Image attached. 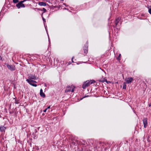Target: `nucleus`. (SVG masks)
Returning <instances> with one entry per match:
<instances>
[{"label":"nucleus","instance_id":"obj_1","mask_svg":"<svg viewBox=\"0 0 151 151\" xmlns=\"http://www.w3.org/2000/svg\"><path fill=\"white\" fill-rule=\"evenodd\" d=\"M95 81L92 80L90 81H87L85 82L82 85V88L83 89H85L87 87L89 86L91 84L95 83Z\"/></svg>","mask_w":151,"mask_h":151},{"label":"nucleus","instance_id":"obj_2","mask_svg":"<svg viewBox=\"0 0 151 151\" xmlns=\"http://www.w3.org/2000/svg\"><path fill=\"white\" fill-rule=\"evenodd\" d=\"M75 88V87L73 85H71L70 86H69L67 87V88L65 90V92H73L74 89Z\"/></svg>","mask_w":151,"mask_h":151},{"label":"nucleus","instance_id":"obj_3","mask_svg":"<svg viewBox=\"0 0 151 151\" xmlns=\"http://www.w3.org/2000/svg\"><path fill=\"white\" fill-rule=\"evenodd\" d=\"M26 81L30 85L36 87L37 84L35 83H37V82L33 80H29V79H27Z\"/></svg>","mask_w":151,"mask_h":151},{"label":"nucleus","instance_id":"obj_4","mask_svg":"<svg viewBox=\"0 0 151 151\" xmlns=\"http://www.w3.org/2000/svg\"><path fill=\"white\" fill-rule=\"evenodd\" d=\"M28 78L27 79H29V80H37L38 78V77H37L35 76V75L30 74L28 75Z\"/></svg>","mask_w":151,"mask_h":151},{"label":"nucleus","instance_id":"obj_5","mask_svg":"<svg viewBox=\"0 0 151 151\" xmlns=\"http://www.w3.org/2000/svg\"><path fill=\"white\" fill-rule=\"evenodd\" d=\"M6 65L8 68L11 71L14 70L15 69V67L14 65H9L8 64H6Z\"/></svg>","mask_w":151,"mask_h":151},{"label":"nucleus","instance_id":"obj_6","mask_svg":"<svg viewBox=\"0 0 151 151\" xmlns=\"http://www.w3.org/2000/svg\"><path fill=\"white\" fill-rule=\"evenodd\" d=\"M23 1H21L20 2L16 4V6L19 9L20 7H25V6L24 4H23Z\"/></svg>","mask_w":151,"mask_h":151},{"label":"nucleus","instance_id":"obj_7","mask_svg":"<svg viewBox=\"0 0 151 151\" xmlns=\"http://www.w3.org/2000/svg\"><path fill=\"white\" fill-rule=\"evenodd\" d=\"M144 127L146 128L147 126V118H144L142 120Z\"/></svg>","mask_w":151,"mask_h":151},{"label":"nucleus","instance_id":"obj_8","mask_svg":"<svg viewBox=\"0 0 151 151\" xmlns=\"http://www.w3.org/2000/svg\"><path fill=\"white\" fill-rule=\"evenodd\" d=\"M133 80V78H128L125 80L126 83H129L132 82Z\"/></svg>","mask_w":151,"mask_h":151},{"label":"nucleus","instance_id":"obj_9","mask_svg":"<svg viewBox=\"0 0 151 151\" xmlns=\"http://www.w3.org/2000/svg\"><path fill=\"white\" fill-rule=\"evenodd\" d=\"M40 95L42 97H45V93L43 92V90L42 89H41L40 91Z\"/></svg>","mask_w":151,"mask_h":151},{"label":"nucleus","instance_id":"obj_10","mask_svg":"<svg viewBox=\"0 0 151 151\" xmlns=\"http://www.w3.org/2000/svg\"><path fill=\"white\" fill-rule=\"evenodd\" d=\"M38 5L40 6H45L46 5V3L43 2H40L38 3Z\"/></svg>","mask_w":151,"mask_h":151},{"label":"nucleus","instance_id":"obj_11","mask_svg":"<svg viewBox=\"0 0 151 151\" xmlns=\"http://www.w3.org/2000/svg\"><path fill=\"white\" fill-rule=\"evenodd\" d=\"M88 46H85L83 47V50L84 51V53L85 54H87L88 53Z\"/></svg>","mask_w":151,"mask_h":151},{"label":"nucleus","instance_id":"obj_12","mask_svg":"<svg viewBox=\"0 0 151 151\" xmlns=\"http://www.w3.org/2000/svg\"><path fill=\"white\" fill-rule=\"evenodd\" d=\"M5 128L4 127H0V131L1 132H4L5 131Z\"/></svg>","mask_w":151,"mask_h":151},{"label":"nucleus","instance_id":"obj_13","mask_svg":"<svg viewBox=\"0 0 151 151\" xmlns=\"http://www.w3.org/2000/svg\"><path fill=\"white\" fill-rule=\"evenodd\" d=\"M119 18H118L117 19H116L115 20V24L116 25V26L117 24L119 23Z\"/></svg>","mask_w":151,"mask_h":151},{"label":"nucleus","instance_id":"obj_14","mask_svg":"<svg viewBox=\"0 0 151 151\" xmlns=\"http://www.w3.org/2000/svg\"><path fill=\"white\" fill-rule=\"evenodd\" d=\"M42 11H43V12L42 13V14H43L44 13L46 12V9L44 8H43Z\"/></svg>","mask_w":151,"mask_h":151},{"label":"nucleus","instance_id":"obj_15","mask_svg":"<svg viewBox=\"0 0 151 151\" xmlns=\"http://www.w3.org/2000/svg\"><path fill=\"white\" fill-rule=\"evenodd\" d=\"M121 56V55L120 54H119L118 57L117 58V59L119 60H121L120 58Z\"/></svg>","mask_w":151,"mask_h":151},{"label":"nucleus","instance_id":"obj_16","mask_svg":"<svg viewBox=\"0 0 151 151\" xmlns=\"http://www.w3.org/2000/svg\"><path fill=\"white\" fill-rule=\"evenodd\" d=\"M99 81L101 82L104 83V82H106V80L105 79H104L103 80H100Z\"/></svg>","mask_w":151,"mask_h":151},{"label":"nucleus","instance_id":"obj_17","mask_svg":"<svg viewBox=\"0 0 151 151\" xmlns=\"http://www.w3.org/2000/svg\"><path fill=\"white\" fill-rule=\"evenodd\" d=\"M19 1L18 0H13V2L14 3H16L18 2Z\"/></svg>","mask_w":151,"mask_h":151},{"label":"nucleus","instance_id":"obj_18","mask_svg":"<svg viewBox=\"0 0 151 151\" xmlns=\"http://www.w3.org/2000/svg\"><path fill=\"white\" fill-rule=\"evenodd\" d=\"M148 12L149 13L151 14V9H149L148 10Z\"/></svg>","mask_w":151,"mask_h":151},{"label":"nucleus","instance_id":"obj_19","mask_svg":"<svg viewBox=\"0 0 151 151\" xmlns=\"http://www.w3.org/2000/svg\"><path fill=\"white\" fill-rule=\"evenodd\" d=\"M42 20H43V22H46L45 19L44 18V17H43L42 16Z\"/></svg>","mask_w":151,"mask_h":151},{"label":"nucleus","instance_id":"obj_20","mask_svg":"<svg viewBox=\"0 0 151 151\" xmlns=\"http://www.w3.org/2000/svg\"><path fill=\"white\" fill-rule=\"evenodd\" d=\"M126 85H124L123 86V89H125L126 88Z\"/></svg>","mask_w":151,"mask_h":151},{"label":"nucleus","instance_id":"obj_21","mask_svg":"<svg viewBox=\"0 0 151 151\" xmlns=\"http://www.w3.org/2000/svg\"><path fill=\"white\" fill-rule=\"evenodd\" d=\"M106 82L107 83H111V82L110 81H107L106 80Z\"/></svg>","mask_w":151,"mask_h":151},{"label":"nucleus","instance_id":"obj_22","mask_svg":"<svg viewBox=\"0 0 151 151\" xmlns=\"http://www.w3.org/2000/svg\"><path fill=\"white\" fill-rule=\"evenodd\" d=\"M47 110V109H45L43 111L44 112H46Z\"/></svg>","mask_w":151,"mask_h":151},{"label":"nucleus","instance_id":"obj_23","mask_svg":"<svg viewBox=\"0 0 151 151\" xmlns=\"http://www.w3.org/2000/svg\"><path fill=\"white\" fill-rule=\"evenodd\" d=\"M89 96H88V95H87V96H85L83 97V98H85V97H88Z\"/></svg>","mask_w":151,"mask_h":151},{"label":"nucleus","instance_id":"obj_24","mask_svg":"<svg viewBox=\"0 0 151 151\" xmlns=\"http://www.w3.org/2000/svg\"><path fill=\"white\" fill-rule=\"evenodd\" d=\"M50 106H48L47 107V108H46V109H47V110L48 109H50Z\"/></svg>","mask_w":151,"mask_h":151},{"label":"nucleus","instance_id":"obj_25","mask_svg":"<svg viewBox=\"0 0 151 151\" xmlns=\"http://www.w3.org/2000/svg\"><path fill=\"white\" fill-rule=\"evenodd\" d=\"M149 106L150 107L151 106V104H149Z\"/></svg>","mask_w":151,"mask_h":151},{"label":"nucleus","instance_id":"obj_26","mask_svg":"<svg viewBox=\"0 0 151 151\" xmlns=\"http://www.w3.org/2000/svg\"><path fill=\"white\" fill-rule=\"evenodd\" d=\"M63 4L65 5V6H67L66 5V4L65 3H64Z\"/></svg>","mask_w":151,"mask_h":151},{"label":"nucleus","instance_id":"obj_27","mask_svg":"<svg viewBox=\"0 0 151 151\" xmlns=\"http://www.w3.org/2000/svg\"><path fill=\"white\" fill-rule=\"evenodd\" d=\"M0 59L1 60V59H2V58L0 55Z\"/></svg>","mask_w":151,"mask_h":151},{"label":"nucleus","instance_id":"obj_28","mask_svg":"<svg viewBox=\"0 0 151 151\" xmlns=\"http://www.w3.org/2000/svg\"><path fill=\"white\" fill-rule=\"evenodd\" d=\"M73 58H72V62H73Z\"/></svg>","mask_w":151,"mask_h":151},{"label":"nucleus","instance_id":"obj_29","mask_svg":"<svg viewBox=\"0 0 151 151\" xmlns=\"http://www.w3.org/2000/svg\"><path fill=\"white\" fill-rule=\"evenodd\" d=\"M26 0H23L22 1H23V2H24V1H26Z\"/></svg>","mask_w":151,"mask_h":151},{"label":"nucleus","instance_id":"obj_30","mask_svg":"<svg viewBox=\"0 0 151 151\" xmlns=\"http://www.w3.org/2000/svg\"><path fill=\"white\" fill-rule=\"evenodd\" d=\"M70 64V63H69L68 64V65Z\"/></svg>","mask_w":151,"mask_h":151},{"label":"nucleus","instance_id":"obj_31","mask_svg":"<svg viewBox=\"0 0 151 151\" xmlns=\"http://www.w3.org/2000/svg\"><path fill=\"white\" fill-rule=\"evenodd\" d=\"M61 0L62 1H64V0Z\"/></svg>","mask_w":151,"mask_h":151},{"label":"nucleus","instance_id":"obj_32","mask_svg":"<svg viewBox=\"0 0 151 151\" xmlns=\"http://www.w3.org/2000/svg\"><path fill=\"white\" fill-rule=\"evenodd\" d=\"M64 9H66V8H64Z\"/></svg>","mask_w":151,"mask_h":151}]
</instances>
